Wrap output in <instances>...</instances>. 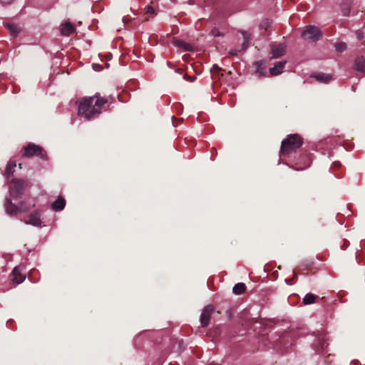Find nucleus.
Here are the masks:
<instances>
[{"instance_id": "obj_10", "label": "nucleus", "mask_w": 365, "mask_h": 365, "mask_svg": "<svg viewBox=\"0 0 365 365\" xmlns=\"http://www.w3.org/2000/svg\"><path fill=\"white\" fill-rule=\"evenodd\" d=\"M286 63L287 61H281L277 62L273 67L269 68V73L272 76H277L282 73Z\"/></svg>"}, {"instance_id": "obj_17", "label": "nucleus", "mask_w": 365, "mask_h": 365, "mask_svg": "<svg viewBox=\"0 0 365 365\" xmlns=\"http://www.w3.org/2000/svg\"><path fill=\"white\" fill-rule=\"evenodd\" d=\"M16 166V164L14 161H9L4 170V175H6L8 178L10 175H13Z\"/></svg>"}, {"instance_id": "obj_7", "label": "nucleus", "mask_w": 365, "mask_h": 365, "mask_svg": "<svg viewBox=\"0 0 365 365\" xmlns=\"http://www.w3.org/2000/svg\"><path fill=\"white\" fill-rule=\"evenodd\" d=\"M287 46L285 43H272L270 44L272 58H277L285 54Z\"/></svg>"}, {"instance_id": "obj_29", "label": "nucleus", "mask_w": 365, "mask_h": 365, "mask_svg": "<svg viewBox=\"0 0 365 365\" xmlns=\"http://www.w3.org/2000/svg\"><path fill=\"white\" fill-rule=\"evenodd\" d=\"M212 34L214 36H222V34L218 31H216L215 29H214L212 31Z\"/></svg>"}, {"instance_id": "obj_32", "label": "nucleus", "mask_w": 365, "mask_h": 365, "mask_svg": "<svg viewBox=\"0 0 365 365\" xmlns=\"http://www.w3.org/2000/svg\"><path fill=\"white\" fill-rule=\"evenodd\" d=\"M357 37L359 39H361L362 38V34H357Z\"/></svg>"}, {"instance_id": "obj_13", "label": "nucleus", "mask_w": 365, "mask_h": 365, "mask_svg": "<svg viewBox=\"0 0 365 365\" xmlns=\"http://www.w3.org/2000/svg\"><path fill=\"white\" fill-rule=\"evenodd\" d=\"M74 30L75 28L73 25L70 22H66L62 26L61 33L63 36H68L74 31Z\"/></svg>"}, {"instance_id": "obj_25", "label": "nucleus", "mask_w": 365, "mask_h": 365, "mask_svg": "<svg viewBox=\"0 0 365 365\" xmlns=\"http://www.w3.org/2000/svg\"><path fill=\"white\" fill-rule=\"evenodd\" d=\"M341 12H342L343 16H349V14H350V8H349V6H347L345 8H342Z\"/></svg>"}, {"instance_id": "obj_19", "label": "nucleus", "mask_w": 365, "mask_h": 365, "mask_svg": "<svg viewBox=\"0 0 365 365\" xmlns=\"http://www.w3.org/2000/svg\"><path fill=\"white\" fill-rule=\"evenodd\" d=\"M317 298V296L313 294H311V293H308L307 294L304 299H303V303L304 304H313L315 302V299Z\"/></svg>"}, {"instance_id": "obj_33", "label": "nucleus", "mask_w": 365, "mask_h": 365, "mask_svg": "<svg viewBox=\"0 0 365 365\" xmlns=\"http://www.w3.org/2000/svg\"><path fill=\"white\" fill-rule=\"evenodd\" d=\"M174 118H175V117H174V115H173L172 116L173 125V126H176V125L175 124V122H174Z\"/></svg>"}, {"instance_id": "obj_5", "label": "nucleus", "mask_w": 365, "mask_h": 365, "mask_svg": "<svg viewBox=\"0 0 365 365\" xmlns=\"http://www.w3.org/2000/svg\"><path fill=\"white\" fill-rule=\"evenodd\" d=\"M322 36V32L320 29L315 26H308L302 32V36L311 41H319Z\"/></svg>"}, {"instance_id": "obj_31", "label": "nucleus", "mask_w": 365, "mask_h": 365, "mask_svg": "<svg viewBox=\"0 0 365 365\" xmlns=\"http://www.w3.org/2000/svg\"><path fill=\"white\" fill-rule=\"evenodd\" d=\"M239 52V50H237V49H231L230 51H229V53L232 55V56H237V53Z\"/></svg>"}, {"instance_id": "obj_30", "label": "nucleus", "mask_w": 365, "mask_h": 365, "mask_svg": "<svg viewBox=\"0 0 365 365\" xmlns=\"http://www.w3.org/2000/svg\"><path fill=\"white\" fill-rule=\"evenodd\" d=\"M14 0H0V3L2 5L10 4Z\"/></svg>"}, {"instance_id": "obj_22", "label": "nucleus", "mask_w": 365, "mask_h": 365, "mask_svg": "<svg viewBox=\"0 0 365 365\" xmlns=\"http://www.w3.org/2000/svg\"><path fill=\"white\" fill-rule=\"evenodd\" d=\"M271 24H272V21L269 19H267L263 20L260 23L259 28L262 30H267L269 27L271 26Z\"/></svg>"}, {"instance_id": "obj_6", "label": "nucleus", "mask_w": 365, "mask_h": 365, "mask_svg": "<svg viewBox=\"0 0 365 365\" xmlns=\"http://www.w3.org/2000/svg\"><path fill=\"white\" fill-rule=\"evenodd\" d=\"M24 155L26 157L38 156L41 159L46 160V154L43 152V148L36 144L29 143L24 148Z\"/></svg>"}, {"instance_id": "obj_21", "label": "nucleus", "mask_w": 365, "mask_h": 365, "mask_svg": "<svg viewBox=\"0 0 365 365\" xmlns=\"http://www.w3.org/2000/svg\"><path fill=\"white\" fill-rule=\"evenodd\" d=\"M243 37H244V41L242 44V49L246 50L249 46V41H250V36L246 31L242 32Z\"/></svg>"}, {"instance_id": "obj_24", "label": "nucleus", "mask_w": 365, "mask_h": 365, "mask_svg": "<svg viewBox=\"0 0 365 365\" xmlns=\"http://www.w3.org/2000/svg\"><path fill=\"white\" fill-rule=\"evenodd\" d=\"M220 71L221 68H220L217 64H213L210 70L212 78H214L215 74L219 73Z\"/></svg>"}, {"instance_id": "obj_15", "label": "nucleus", "mask_w": 365, "mask_h": 365, "mask_svg": "<svg viewBox=\"0 0 365 365\" xmlns=\"http://www.w3.org/2000/svg\"><path fill=\"white\" fill-rule=\"evenodd\" d=\"M354 68L358 71L365 73V59L363 57H358L355 60Z\"/></svg>"}, {"instance_id": "obj_20", "label": "nucleus", "mask_w": 365, "mask_h": 365, "mask_svg": "<svg viewBox=\"0 0 365 365\" xmlns=\"http://www.w3.org/2000/svg\"><path fill=\"white\" fill-rule=\"evenodd\" d=\"M174 43L176 46L182 48L185 51H190L191 49V46L181 40H175Z\"/></svg>"}, {"instance_id": "obj_1", "label": "nucleus", "mask_w": 365, "mask_h": 365, "mask_svg": "<svg viewBox=\"0 0 365 365\" xmlns=\"http://www.w3.org/2000/svg\"><path fill=\"white\" fill-rule=\"evenodd\" d=\"M108 102L104 98L99 97L97 94L92 97L83 98L78 104V115L91 120L98 116L102 110V107Z\"/></svg>"}, {"instance_id": "obj_9", "label": "nucleus", "mask_w": 365, "mask_h": 365, "mask_svg": "<svg viewBox=\"0 0 365 365\" xmlns=\"http://www.w3.org/2000/svg\"><path fill=\"white\" fill-rule=\"evenodd\" d=\"M26 223L36 227H41L42 221L39 212L36 211L30 214L29 216V220L26 221Z\"/></svg>"}, {"instance_id": "obj_3", "label": "nucleus", "mask_w": 365, "mask_h": 365, "mask_svg": "<svg viewBox=\"0 0 365 365\" xmlns=\"http://www.w3.org/2000/svg\"><path fill=\"white\" fill-rule=\"evenodd\" d=\"M13 186L9 187V197L12 200H18L21 198L24 194L26 182L22 180L13 179L11 181Z\"/></svg>"}, {"instance_id": "obj_23", "label": "nucleus", "mask_w": 365, "mask_h": 365, "mask_svg": "<svg viewBox=\"0 0 365 365\" xmlns=\"http://www.w3.org/2000/svg\"><path fill=\"white\" fill-rule=\"evenodd\" d=\"M336 51L343 52L346 49V44L344 42L336 43L334 46Z\"/></svg>"}, {"instance_id": "obj_4", "label": "nucleus", "mask_w": 365, "mask_h": 365, "mask_svg": "<svg viewBox=\"0 0 365 365\" xmlns=\"http://www.w3.org/2000/svg\"><path fill=\"white\" fill-rule=\"evenodd\" d=\"M5 210L10 215H16L18 212H25L29 210V206L21 202L19 205L12 203L10 197H6Z\"/></svg>"}, {"instance_id": "obj_28", "label": "nucleus", "mask_w": 365, "mask_h": 365, "mask_svg": "<svg viewBox=\"0 0 365 365\" xmlns=\"http://www.w3.org/2000/svg\"><path fill=\"white\" fill-rule=\"evenodd\" d=\"M146 11L148 14H153L155 13V9L153 6H148L146 7Z\"/></svg>"}, {"instance_id": "obj_18", "label": "nucleus", "mask_w": 365, "mask_h": 365, "mask_svg": "<svg viewBox=\"0 0 365 365\" xmlns=\"http://www.w3.org/2000/svg\"><path fill=\"white\" fill-rule=\"evenodd\" d=\"M245 284L244 283L240 282L235 284V286L232 288V292L234 294L240 295L245 292Z\"/></svg>"}, {"instance_id": "obj_34", "label": "nucleus", "mask_w": 365, "mask_h": 365, "mask_svg": "<svg viewBox=\"0 0 365 365\" xmlns=\"http://www.w3.org/2000/svg\"><path fill=\"white\" fill-rule=\"evenodd\" d=\"M167 64H168V66H170V62H169V61H168V62H167Z\"/></svg>"}, {"instance_id": "obj_16", "label": "nucleus", "mask_w": 365, "mask_h": 365, "mask_svg": "<svg viewBox=\"0 0 365 365\" xmlns=\"http://www.w3.org/2000/svg\"><path fill=\"white\" fill-rule=\"evenodd\" d=\"M4 26L9 31L10 34L13 36H16L20 32L19 27L14 24L6 23L4 24Z\"/></svg>"}, {"instance_id": "obj_14", "label": "nucleus", "mask_w": 365, "mask_h": 365, "mask_svg": "<svg viewBox=\"0 0 365 365\" xmlns=\"http://www.w3.org/2000/svg\"><path fill=\"white\" fill-rule=\"evenodd\" d=\"M13 282L16 284H19L25 279V276L22 275L19 271L17 267H15L12 272Z\"/></svg>"}, {"instance_id": "obj_11", "label": "nucleus", "mask_w": 365, "mask_h": 365, "mask_svg": "<svg viewBox=\"0 0 365 365\" xmlns=\"http://www.w3.org/2000/svg\"><path fill=\"white\" fill-rule=\"evenodd\" d=\"M312 77L316 78L319 82L327 83L329 82L332 77L329 74L324 73H318L311 76Z\"/></svg>"}, {"instance_id": "obj_27", "label": "nucleus", "mask_w": 365, "mask_h": 365, "mask_svg": "<svg viewBox=\"0 0 365 365\" xmlns=\"http://www.w3.org/2000/svg\"><path fill=\"white\" fill-rule=\"evenodd\" d=\"M255 73L259 74V76H262L265 74V71H264V69L262 68H257L255 70Z\"/></svg>"}, {"instance_id": "obj_2", "label": "nucleus", "mask_w": 365, "mask_h": 365, "mask_svg": "<svg viewBox=\"0 0 365 365\" xmlns=\"http://www.w3.org/2000/svg\"><path fill=\"white\" fill-rule=\"evenodd\" d=\"M302 143L303 141L299 135H289L282 141L281 152L284 155H288L301 147Z\"/></svg>"}, {"instance_id": "obj_8", "label": "nucleus", "mask_w": 365, "mask_h": 365, "mask_svg": "<svg viewBox=\"0 0 365 365\" xmlns=\"http://www.w3.org/2000/svg\"><path fill=\"white\" fill-rule=\"evenodd\" d=\"M213 311L214 307L212 305H207L202 309L200 315V323L202 327L208 326Z\"/></svg>"}, {"instance_id": "obj_26", "label": "nucleus", "mask_w": 365, "mask_h": 365, "mask_svg": "<svg viewBox=\"0 0 365 365\" xmlns=\"http://www.w3.org/2000/svg\"><path fill=\"white\" fill-rule=\"evenodd\" d=\"M183 78H184V79H185V80L190 81H191V82H193V81H195L196 77H195V76H188L187 74H185V75L183 76Z\"/></svg>"}, {"instance_id": "obj_12", "label": "nucleus", "mask_w": 365, "mask_h": 365, "mask_svg": "<svg viewBox=\"0 0 365 365\" xmlns=\"http://www.w3.org/2000/svg\"><path fill=\"white\" fill-rule=\"evenodd\" d=\"M65 200L59 196L52 204V209L55 211H61L65 207Z\"/></svg>"}]
</instances>
